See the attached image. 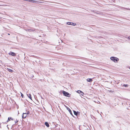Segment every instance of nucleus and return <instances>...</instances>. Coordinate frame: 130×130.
<instances>
[{
    "instance_id": "obj_13",
    "label": "nucleus",
    "mask_w": 130,
    "mask_h": 130,
    "mask_svg": "<svg viewBox=\"0 0 130 130\" xmlns=\"http://www.w3.org/2000/svg\"><path fill=\"white\" fill-rule=\"evenodd\" d=\"M76 25V23L72 22L71 25H72L73 26H75Z\"/></svg>"
},
{
    "instance_id": "obj_14",
    "label": "nucleus",
    "mask_w": 130,
    "mask_h": 130,
    "mask_svg": "<svg viewBox=\"0 0 130 130\" xmlns=\"http://www.w3.org/2000/svg\"><path fill=\"white\" fill-rule=\"evenodd\" d=\"M72 22H68L67 23V24L68 25H71Z\"/></svg>"
},
{
    "instance_id": "obj_9",
    "label": "nucleus",
    "mask_w": 130,
    "mask_h": 130,
    "mask_svg": "<svg viewBox=\"0 0 130 130\" xmlns=\"http://www.w3.org/2000/svg\"><path fill=\"white\" fill-rule=\"evenodd\" d=\"M73 112H74V115L76 116L77 115L78 113H79V112H76L75 111H74Z\"/></svg>"
},
{
    "instance_id": "obj_21",
    "label": "nucleus",
    "mask_w": 130,
    "mask_h": 130,
    "mask_svg": "<svg viewBox=\"0 0 130 130\" xmlns=\"http://www.w3.org/2000/svg\"><path fill=\"white\" fill-rule=\"evenodd\" d=\"M18 122V121H17V120L16 121H15V123H16L17 122Z\"/></svg>"
},
{
    "instance_id": "obj_10",
    "label": "nucleus",
    "mask_w": 130,
    "mask_h": 130,
    "mask_svg": "<svg viewBox=\"0 0 130 130\" xmlns=\"http://www.w3.org/2000/svg\"><path fill=\"white\" fill-rule=\"evenodd\" d=\"M67 109L69 111V112L70 114L71 115H72V113L71 110H70V108H69L68 107L67 108Z\"/></svg>"
},
{
    "instance_id": "obj_12",
    "label": "nucleus",
    "mask_w": 130,
    "mask_h": 130,
    "mask_svg": "<svg viewBox=\"0 0 130 130\" xmlns=\"http://www.w3.org/2000/svg\"><path fill=\"white\" fill-rule=\"evenodd\" d=\"M8 71L10 72H13V70H11V69H8Z\"/></svg>"
},
{
    "instance_id": "obj_7",
    "label": "nucleus",
    "mask_w": 130,
    "mask_h": 130,
    "mask_svg": "<svg viewBox=\"0 0 130 130\" xmlns=\"http://www.w3.org/2000/svg\"><path fill=\"white\" fill-rule=\"evenodd\" d=\"M27 95L28 96V97L31 99V100H32V97L31 96V95L30 94H27Z\"/></svg>"
},
{
    "instance_id": "obj_4",
    "label": "nucleus",
    "mask_w": 130,
    "mask_h": 130,
    "mask_svg": "<svg viewBox=\"0 0 130 130\" xmlns=\"http://www.w3.org/2000/svg\"><path fill=\"white\" fill-rule=\"evenodd\" d=\"M13 119L11 118V117H9L8 118V120L5 123H6L7 122H8V121H10V120H13Z\"/></svg>"
},
{
    "instance_id": "obj_17",
    "label": "nucleus",
    "mask_w": 130,
    "mask_h": 130,
    "mask_svg": "<svg viewBox=\"0 0 130 130\" xmlns=\"http://www.w3.org/2000/svg\"><path fill=\"white\" fill-rule=\"evenodd\" d=\"M37 2H38L39 3H43L42 2H40V1H37Z\"/></svg>"
},
{
    "instance_id": "obj_1",
    "label": "nucleus",
    "mask_w": 130,
    "mask_h": 130,
    "mask_svg": "<svg viewBox=\"0 0 130 130\" xmlns=\"http://www.w3.org/2000/svg\"><path fill=\"white\" fill-rule=\"evenodd\" d=\"M110 59L111 60L115 62H117L119 60V59L118 58L113 57H111Z\"/></svg>"
},
{
    "instance_id": "obj_22",
    "label": "nucleus",
    "mask_w": 130,
    "mask_h": 130,
    "mask_svg": "<svg viewBox=\"0 0 130 130\" xmlns=\"http://www.w3.org/2000/svg\"><path fill=\"white\" fill-rule=\"evenodd\" d=\"M128 38L129 39H130V36H129Z\"/></svg>"
},
{
    "instance_id": "obj_19",
    "label": "nucleus",
    "mask_w": 130,
    "mask_h": 130,
    "mask_svg": "<svg viewBox=\"0 0 130 130\" xmlns=\"http://www.w3.org/2000/svg\"><path fill=\"white\" fill-rule=\"evenodd\" d=\"M37 1H33V0H31V2H33V3H34L35 2H36Z\"/></svg>"
},
{
    "instance_id": "obj_25",
    "label": "nucleus",
    "mask_w": 130,
    "mask_h": 130,
    "mask_svg": "<svg viewBox=\"0 0 130 130\" xmlns=\"http://www.w3.org/2000/svg\"><path fill=\"white\" fill-rule=\"evenodd\" d=\"M129 69H130V67H129Z\"/></svg>"
},
{
    "instance_id": "obj_18",
    "label": "nucleus",
    "mask_w": 130,
    "mask_h": 130,
    "mask_svg": "<svg viewBox=\"0 0 130 130\" xmlns=\"http://www.w3.org/2000/svg\"><path fill=\"white\" fill-rule=\"evenodd\" d=\"M26 114H27V115L28 114H29V112L28 111L27 113H26Z\"/></svg>"
},
{
    "instance_id": "obj_3",
    "label": "nucleus",
    "mask_w": 130,
    "mask_h": 130,
    "mask_svg": "<svg viewBox=\"0 0 130 130\" xmlns=\"http://www.w3.org/2000/svg\"><path fill=\"white\" fill-rule=\"evenodd\" d=\"M8 54L10 55L13 56H15L16 55L13 52H10Z\"/></svg>"
},
{
    "instance_id": "obj_20",
    "label": "nucleus",
    "mask_w": 130,
    "mask_h": 130,
    "mask_svg": "<svg viewBox=\"0 0 130 130\" xmlns=\"http://www.w3.org/2000/svg\"><path fill=\"white\" fill-rule=\"evenodd\" d=\"M31 0H26L27 1H28L29 2H31Z\"/></svg>"
},
{
    "instance_id": "obj_23",
    "label": "nucleus",
    "mask_w": 130,
    "mask_h": 130,
    "mask_svg": "<svg viewBox=\"0 0 130 130\" xmlns=\"http://www.w3.org/2000/svg\"><path fill=\"white\" fill-rule=\"evenodd\" d=\"M8 125H7V127L8 128V129H9V127H8Z\"/></svg>"
},
{
    "instance_id": "obj_5",
    "label": "nucleus",
    "mask_w": 130,
    "mask_h": 130,
    "mask_svg": "<svg viewBox=\"0 0 130 130\" xmlns=\"http://www.w3.org/2000/svg\"><path fill=\"white\" fill-rule=\"evenodd\" d=\"M77 92L78 93H79L80 94L82 95V96H83V95H84V93H83L82 92V91H80V90H78V91H77Z\"/></svg>"
},
{
    "instance_id": "obj_16",
    "label": "nucleus",
    "mask_w": 130,
    "mask_h": 130,
    "mask_svg": "<svg viewBox=\"0 0 130 130\" xmlns=\"http://www.w3.org/2000/svg\"><path fill=\"white\" fill-rule=\"evenodd\" d=\"M20 93H21V96L23 98V96H24V95L22 93L20 92Z\"/></svg>"
},
{
    "instance_id": "obj_2",
    "label": "nucleus",
    "mask_w": 130,
    "mask_h": 130,
    "mask_svg": "<svg viewBox=\"0 0 130 130\" xmlns=\"http://www.w3.org/2000/svg\"><path fill=\"white\" fill-rule=\"evenodd\" d=\"M62 93L65 96H67L68 97L70 96V94H69L66 91H62Z\"/></svg>"
},
{
    "instance_id": "obj_15",
    "label": "nucleus",
    "mask_w": 130,
    "mask_h": 130,
    "mask_svg": "<svg viewBox=\"0 0 130 130\" xmlns=\"http://www.w3.org/2000/svg\"><path fill=\"white\" fill-rule=\"evenodd\" d=\"M128 85H127V84L124 85H123V86H124L125 87H128Z\"/></svg>"
},
{
    "instance_id": "obj_6",
    "label": "nucleus",
    "mask_w": 130,
    "mask_h": 130,
    "mask_svg": "<svg viewBox=\"0 0 130 130\" xmlns=\"http://www.w3.org/2000/svg\"><path fill=\"white\" fill-rule=\"evenodd\" d=\"M26 113H23L22 115V118H25L27 116Z\"/></svg>"
},
{
    "instance_id": "obj_11",
    "label": "nucleus",
    "mask_w": 130,
    "mask_h": 130,
    "mask_svg": "<svg viewBox=\"0 0 130 130\" xmlns=\"http://www.w3.org/2000/svg\"><path fill=\"white\" fill-rule=\"evenodd\" d=\"M45 125L47 127H49V125L48 124L47 122H45Z\"/></svg>"
},
{
    "instance_id": "obj_8",
    "label": "nucleus",
    "mask_w": 130,
    "mask_h": 130,
    "mask_svg": "<svg viewBox=\"0 0 130 130\" xmlns=\"http://www.w3.org/2000/svg\"><path fill=\"white\" fill-rule=\"evenodd\" d=\"M87 80L88 82H91L92 81V79L91 78H88L87 79Z\"/></svg>"
},
{
    "instance_id": "obj_24",
    "label": "nucleus",
    "mask_w": 130,
    "mask_h": 130,
    "mask_svg": "<svg viewBox=\"0 0 130 130\" xmlns=\"http://www.w3.org/2000/svg\"><path fill=\"white\" fill-rule=\"evenodd\" d=\"M86 130H90L88 129H87Z\"/></svg>"
}]
</instances>
